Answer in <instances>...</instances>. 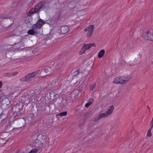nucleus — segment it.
<instances>
[{
    "mask_svg": "<svg viewBox=\"0 0 153 153\" xmlns=\"http://www.w3.org/2000/svg\"><path fill=\"white\" fill-rule=\"evenodd\" d=\"M45 2L43 1L39 2L34 7L30 9L27 13V16L31 17L34 13H37L38 15L40 11V10L44 7Z\"/></svg>",
    "mask_w": 153,
    "mask_h": 153,
    "instance_id": "nucleus-1",
    "label": "nucleus"
},
{
    "mask_svg": "<svg viewBox=\"0 0 153 153\" xmlns=\"http://www.w3.org/2000/svg\"><path fill=\"white\" fill-rule=\"evenodd\" d=\"M131 78V77L128 75L120 76L115 78L113 82L117 84H123L126 83Z\"/></svg>",
    "mask_w": 153,
    "mask_h": 153,
    "instance_id": "nucleus-2",
    "label": "nucleus"
},
{
    "mask_svg": "<svg viewBox=\"0 0 153 153\" xmlns=\"http://www.w3.org/2000/svg\"><path fill=\"white\" fill-rule=\"evenodd\" d=\"M23 107V106H20V105H16L14 106L12 108V111L14 113H17L16 115L14 117L16 119H17V117H19V115H21L22 112V109Z\"/></svg>",
    "mask_w": 153,
    "mask_h": 153,
    "instance_id": "nucleus-3",
    "label": "nucleus"
},
{
    "mask_svg": "<svg viewBox=\"0 0 153 153\" xmlns=\"http://www.w3.org/2000/svg\"><path fill=\"white\" fill-rule=\"evenodd\" d=\"M140 61V55H138L130 60L128 64L131 65H134L139 63Z\"/></svg>",
    "mask_w": 153,
    "mask_h": 153,
    "instance_id": "nucleus-4",
    "label": "nucleus"
},
{
    "mask_svg": "<svg viewBox=\"0 0 153 153\" xmlns=\"http://www.w3.org/2000/svg\"><path fill=\"white\" fill-rule=\"evenodd\" d=\"M45 22L41 19L38 20L37 22L35 24L33 25V26L39 31L41 32V28L45 24Z\"/></svg>",
    "mask_w": 153,
    "mask_h": 153,
    "instance_id": "nucleus-5",
    "label": "nucleus"
},
{
    "mask_svg": "<svg viewBox=\"0 0 153 153\" xmlns=\"http://www.w3.org/2000/svg\"><path fill=\"white\" fill-rule=\"evenodd\" d=\"M27 33L29 35H35L36 36L41 34L40 31L38 30L33 25L32 26V28L28 30Z\"/></svg>",
    "mask_w": 153,
    "mask_h": 153,
    "instance_id": "nucleus-6",
    "label": "nucleus"
},
{
    "mask_svg": "<svg viewBox=\"0 0 153 153\" xmlns=\"http://www.w3.org/2000/svg\"><path fill=\"white\" fill-rule=\"evenodd\" d=\"M94 26L91 25L88 27H86L84 29L85 32H87L86 34V36L87 37H90L92 34L94 30Z\"/></svg>",
    "mask_w": 153,
    "mask_h": 153,
    "instance_id": "nucleus-7",
    "label": "nucleus"
},
{
    "mask_svg": "<svg viewBox=\"0 0 153 153\" xmlns=\"http://www.w3.org/2000/svg\"><path fill=\"white\" fill-rule=\"evenodd\" d=\"M18 117H17V119H16L15 118V117H14V119L13 120V122H14L15 120H16V122L19 125L20 127H21L23 126L25 124V120L24 118V117L23 118H18Z\"/></svg>",
    "mask_w": 153,
    "mask_h": 153,
    "instance_id": "nucleus-8",
    "label": "nucleus"
},
{
    "mask_svg": "<svg viewBox=\"0 0 153 153\" xmlns=\"http://www.w3.org/2000/svg\"><path fill=\"white\" fill-rule=\"evenodd\" d=\"M144 38L146 39L153 41V32H151L150 31H148L146 34Z\"/></svg>",
    "mask_w": 153,
    "mask_h": 153,
    "instance_id": "nucleus-9",
    "label": "nucleus"
},
{
    "mask_svg": "<svg viewBox=\"0 0 153 153\" xmlns=\"http://www.w3.org/2000/svg\"><path fill=\"white\" fill-rule=\"evenodd\" d=\"M34 146L35 147L37 148L38 149L40 150L42 149L43 143H42L38 139H36L34 142Z\"/></svg>",
    "mask_w": 153,
    "mask_h": 153,
    "instance_id": "nucleus-10",
    "label": "nucleus"
},
{
    "mask_svg": "<svg viewBox=\"0 0 153 153\" xmlns=\"http://www.w3.org/2000/svg\"><path fill=\"white\" fill-rule=\"evenodd\" d=\"M21 101L25 105H27L30 102V100L28 96H22V97Z\"/></svg>",
    "mask_w": 153,
    "mask_h": 153,
    "instance_id": "nucleus-11",
    "label": "nucleus"
},
{
    "mask_svg": "<svg viewBox=\"0 0 153 153\" xmlns=\"http://www.w3.org/2000/svg\"><path fill=\"white\" fill-rule=\"evenodd\" d=\"M69 30V27L67 26H62L60 29L61 33L62 34H65L68 33Z\"/></svg>",
    "mask_w": 153,
    "mask_h": 153,
    "instance_id": "nucleus-12",
    "label": "nucleus"
},
{
    "mask_svg": "<svg viewBox=\"0 0 153 153\" xmlns=\"http://www.w3.org/2000/svg\"><path fill=\"white\" fill-rule=\"evenodd\" d=\"M37 138L36 139H38L43 143L46 142L45 137V136L43 135L42 134H40L37 135Z\"/></svg>",
    "mask_w": 153,
    "mask_h": 153,
    "instance_id": "nucleus-13",
    "label": "nucleus"
},
{
    "mask_svg": "<svg viewBox=\"0 0 153 153\" xmlns=\"http://www.w3.org/2000/svg\"><path fill=\"white\" fill-rule=\"evenodd\" d=\"M110 109H109L106 113H101L104 114V117H105L111 114L114 109V108L113 105H111L110 107Z\"/></svg>",
    "mask_w": 153,
    "mask_h": 153,
    "instance_id": "nucleus-14",
    "label": "nucleus"
},
{
    "mask_svg": "<svg viewBox=\"0 0 153 153\" xmlns=\"http://www.w3.org/2000/svg\"><path fill=\"white\" fill-rule=\"evenodd\" d=\"M95 44L94 43H90L88 44H84L82 47L85 49L87 50L89 49L92 46H95Z\"/></svg>",
    "mask_w": 153,
    "mask_h": 153,
    "instance_id": "nucleus-15",
    "label": "nucleus"
},
{
    "mask_svg": "<svg viewBox=\"0 0 153 153\" xmlns=\"http://www.w3.org/2000/svg\"><path fill=\"white\" fill-rule=\"evenodd\" d=\"M32 114H29L27 116L25 120V121H27L28 123H32Z\"/></svg>",
    "mask_w": 153,
    "mask_h": 153,
    "instance_id": "nucleus-16",
    "label": "nucleus"
},
{
    "mask_svg": "<svg viewBox=\"0 0 153 153\" xmlns=\"http://www.w3.org/2000/svg\"><path fill=\"white\" fill-rule=\"evenodd\" d=\"M91 114L90 111L88 112L85 113L84 115V120H86L91 116Z\"/></svg>",
    "mask_w": 153,
    "mask_h": 153,
    "instance_id": "nucleus-17",
    "label": "nucleus"
},
{
    "mask_svg": "<svg viewBox=\"0 0 153 153\" xmlns=\"http://www.w3.org/2000/svg\"><path fill=\"white\" fill-rule=\"evenodd\" d=\"M40 70H38L31 73L28 74L30 78L35 77L36 75L39 72Z\"/></svg>",
    "mask_w": 153,
    "mask_h": 153,
    "instance_id": "nucleus-18",
    "label": "nucleus"
},
{
    "mask_svg": "<svg viewBox=\"0 0 153 153\" xmlns=\"http://www.w3.org/2000/svg\"><path fill=\"white\" fill-rule=\"evenodd\" d=\"M18 74L17 72H14L12 73H7L4 74V76H13L17 74Z\"/></svg>",
    "mask_w": 153,
    "mask_h": 153,
    "instance_id": "nucleus-19",
    "label": "nucleus"
},
{
    "mask_svg": "<svg viewBox=\"0 0 153 153\" xmlns=\"http://www.w3.org/2000/svg\"><path fill=\"white\" fill-rule=\"evenodd\" d=\"M104 115L103 114H102L101 113L97 117L94 119V122H96L99 120L102 117H104Z\"/></svg>",
    "mask_w": 153,
    "mask_h": 153,
    "instance_id": "nucleus-20",
    "label": "nucleus"
},
{
    "mask_svg": "<svg viewBox=\"0 0 153 153\" xmlns=\"http://www.w3.org/2000/svg\"><path fill=\"white\" fill-rule=\"evenodd\" d=\"M30 78L28 74L26 75L23 78L21 79L20 81L22 82H25L28 80Z\"/></svg>",
    "mask_w": 153,
    "mask_h": 153,
    "instance_id": "nucleus-21",
    "label": "nucleus"
},
{
    "mask_svg": "<svg viewBox=\"0 0 153 153\" xmlns=\"http://www.w3.org/2000/svg\"><path fill=\"white\" fill-rule=\"evenodd\" d=\"M42 108H40V110L39 111V113L42 116L44 115V114L46 113V108L42 107Z\"/></svg>",
    "mask_w": 153,
    "mask_h": 153,
    "instance_id": "nucleus-22",
    "label": "nucleus"
},
{
    "mask_svg": "<svg viewBox=\"0 0 153 153\" xmlns=\"http://www.w3.org/2000/svg\"><path fill=\"white\" fill-rule=\"evenodd\" d=\"M105 53V51L102 49L99 53L98 56L99 57L101 58L103 57Z\"/></svg>",
    "mask_w": 153,
    "mask_h": 153,
    "instance_id": "nucleus-23",
    "label": "nucleus"
},
{
    "mask_svg": "<svg viewBox=\"0 0 153 153\" xmlns=\"http://www.w3.org/2000/svg\"><path fill=\"white\" fill-rule=\"evenodd\" d=\"M67 114V111H65L61 113L56 115V116H60L61 117L66 116Z\"/></svg>",
    "mask_w": 153,
    "mask_h": 153,
    "instance_id": "nucleus-24",
    "label": "nucleus"
},
{
    "mask_svg": "<svg viewBox=\"0 0 153 153\" xmlns=\"http://www.w3.org/2000/svg\"><path fill=\"white\" fill-rule=\"evenodd\" d=\"M39 149H38L37 148H34V149L31 150L29 152L30 153H36L37 152V151Z\"/></svg>",
    "mask_w": 153,
    "mask_h": 153,
    "instance_id": "nucleus-25",
    "label": "nucleus"
},
{
    "mask_svg": "<svg viewBox=\"0 0 153 153\" xmlns=\"http://www.w3.org/2000/svg\"><path fill=\"white\" fill-rule=\"evenodd\" d=\"M5 115L4 114H3V112H2L1 114H0V119L2 118V120H4L5 119Z\"/></svg>",
    "mask_w": 153,
    "mask_h": 153,
    "instance_id": "nucleus-26",
    "label": "nucleus"
},
{
    "mask_svg": "<svg viewBox=\"0 0 153 153\" xmlns=\"http://www.w3.org/2000/svg\"><path fill=\"white\" fill-rule=\"evenodd\" d=\"M45 71L48 74H49L51 73V69L50 68H46L45 69Z\"/></svg>",
    "mask_w": 153,
    "mask_h": 153,
    "instance_id": "nucleus-27",
    "label": "nucleus"
},
{
    "mask_svg": "<svg viewBox=\"0 0 153 153\" xmlns=\"http://www.w3.org/2000/svg\"><path fill=\"white\" fill-rule=\"evenodd\" d=\"M96 85V84L95 83H94L93 84L91 85L90 86V90H93L94 88L95 87Z\"/></svg>",
    "mask_w": 153,
    "mask_h": 153,
    "instance_id": "nucleus-28",
    "label": "nucleus"
},
{
    "mask_svg": "<svg viewBox=\"0 0 153 153\" xmlns=\"http://www.w3.org/2000/svg\"><path fill=\"white\" fill-rule=\"evenodd\" d=\"M85 49L82 47L79 52V55H82L83 53H84L85 52Z\"/></svg>",
    "mask_w": 153,
    "mask_h": 153,
    "instance_id": "nucleus-29",
    "label": "nucleus"
},
{
    "mask_svg": "<svg viewBox=\"0 0 153 153\" xmlns=\"http://www.w3.org/2000/svg\"><path fill=\"white\" fill-rule=\"evenodd\" d=\"M7 16L6 15L2 14L0 16V19H4L7 18Z\"/></svg>",
    "mask_w": 153,
    "mask_h": 153,
    "instance_id": "nucleus-30",
    "label": "nucleus"
},
{
    "mask_svg": "<svg viewBox=\"0 0 153 153\" xmlns=\"http://www.w3.org/2000/svg\"><path fill=\"white\" fill-rule=\"evenodd\" d=\"M151 129H149V130L148 131L147 133V136L148 137H151L152 135V134L151 133Z\"/></svg>",
    "mask_w": 153,
    "mask_h": 153,
    "instance_id": "nucleus-31",
    "label": "nucleus"
},
{
    "mask_svg": "<svg viewBox=\"0 0 153 153\" xmlns=\"http://www.w3.org/2000/svg\"><path fill=\"white\" fill-rule=\"evenodd\" d=\"M93 101V100L92 98L90 99L88 102V103H89L90 105L92 103Z\"/></svg>",
    "mask_w": 153,
    "mask_h": 153,
    "instance_id": "nucleus-32",
    "label": "nucleus"
},
{
    "mask_svg": "<svg viewBox=\"0 0 153 153\" xmlns=\"http://www.w3.org/2000/svg\"><path fill=\"white\" fill-rule=\"evenodd\" d=\"M90 105L88 103V102L87 103H86L85 105V107H89V106Z\"/></svg>",
    "mask_w": 153,
    "mask_h": 153,
    "instance_id": "nucleus-33",
    "label": "nucleus"
},
{
    "mask_svg": "<svg viewBox=\"0 0 153 153\" xmlns=\"http://www.w3.org/2000/svg\"><path fill=\"white\" fill-rule=\"evenodd\" d=\"M2 82L1 81H0V88H1L2 87Z\"/></svg>",
    "mask_w": 153,
    "mask_h": 153,
    "instance_id": "nucleus-34",
    "label": "nucleus"
},
{
    "mask_svg": "<svg viewBox=\"0 0 153 153\" xmlns=\"http://www.w3.org/2000/svg\"><path fill=\"white\" fill-rule=\"evenodd\" d=\"M49 107V108H50V105H45V108H47V107ZM50 109V108H49Z\"/></svg>",
    "mask_w": 153,
    "mask_h": 153,
    "instance_id": "nucleus-35",
    "label": "nucleus"
},
{
    "mask_svg": "<svg viewBox=\"0 0 153 153\" xmlns=\"http://www.w3.org/2000/svg\"><path fill=\"white\" fill-rule=\"evenodd\" d=\"M151 124H152V125H151V127H150V129H152V128H153V123H151Z\"/></svg>",
    "mask_w": 153,
    "mask_h": 153,
    "instance_id": "nucleus-36",
    "label": "nucleus"
},
{
    "mask_svg": "<svg viewBox=\"0 0 153 153\" xmlns=\"http://www.w3.org/2000/svg\"><path fill=\"white\" fill-rule=\"evenodd\" d=\"M75 91H78V90H75Z\"/></svg>",
    "mask_w": 153,
    "mask_h": 153,
    "instance_id": "nucleus-37",
    "label": "nucleus"
},
{
    "mask_svg": "<svg viewBox=\"0 0 153 153\" xmlns=\"http://www.w3.org/2000/svg\"><path fill=\"white\" fill-rule=\"evenodd\" d=\"M148 108H149V106H148Z\"/></svg>",
    "mask_w": 153,
    "mask_h": 153,
    "instance_id": "nucleus-38",
    "label": "nucleus"
},
{
    "mask_svg": "<svg viewBox=\"0 0 153 153\" xmlns=\"http://www.w3.org/2000/svg\"><path fill=\"white\" fill-rule=\"evenodd\" d=\"M28 153H29V152Z\"/></svg>",
    "mask_w": 153,
    "mask_h": 153,
    "instance_id": "nucleus-39",
    "label": "nucleus"
}]
</instances>
